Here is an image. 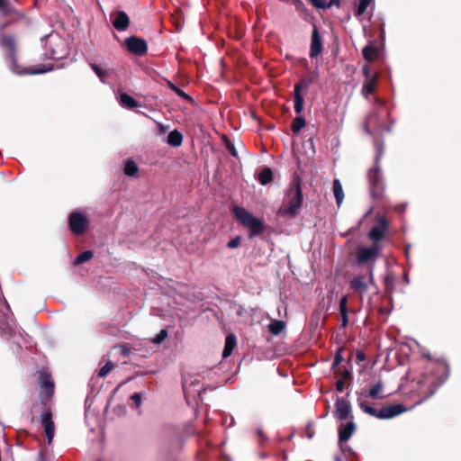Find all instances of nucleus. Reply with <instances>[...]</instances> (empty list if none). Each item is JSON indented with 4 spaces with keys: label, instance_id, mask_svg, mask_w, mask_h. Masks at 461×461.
Wrapping results in <instances>:
<instances>
[{
    "label": "nucleus",
    "instance_id": "1",
    "mask_svg": "<svg viewBox=\"0 0 461 461\" xmlns=\"http://www.w3.org/2000/svg\"><path fill=\"white\" fill-rule=\"evenodd\" d=\"M0 47L3 49L8 50L9 58L12 60V65L10 66V68L14 73H16L18 75H22V74L36 75V74H42L45 72H49L53 69L52 65H43L41 68H38V69H24V70L18 69L16 63H15V41H14V39L13 36H2L0 38Z\"/></svg>",
    "mask_w": 461,
    "mask_h": 461
},
{
    "label": "nucleus",
    "instance_id": "2",
    "mask_svg": "<svg viewBox=\"0 0 461 461\" xmlns=\"http://www.w3.org/2000/svg\"><path fill=\"white\" fill-rule=\"evenodd\" d=\"M376 149L375 156V167L371 169L368 172V177L370 180V192L373 198H379L384 192V183L380 172V168L378 167V161L381 159L383 155V147L378 143L375 144Z\"/></svg>",
    "mask_w": 461,
    "mask_h": 461
},
{
    "label": "nucleus",
    "instance_id": "3",
    "mask_svg": "<svg viewBox=\"0 0 461 461\" xmlns=\"http://www.w3.org/2000/svg\"><path fill=\"white\" fill-rule=\"evenodd\" d=\"M232 212L241 224L249 229L253 236L258 235L264 230L263 222L245 208L234 206L232 208Z\"/></svg>",
    "mask_w": 461,
    "mask_h": 461
},
{
    "label": "nucleus",
    "instance_id": "4",
    "mask_svg": "<svg viewBox=\"0 0 461 461\" xmlns=\"http://www.w3.org/2000/svg\"><path fill=\"white\" fill-rule=\"evenodd\" d=\"M287 206L283 210V214L294 216L298 213L303 203V192L301 186L294 184L285 194Z\"/></svg>",
    "mask_w": 461,
    "mask_h": 461
},
{
    "label": "nucleus",
    "instance_id": "5",
    "mask_svg": "<svg viewBox=\"0 0 461 461\" xmlns=\"http://www.w3.org/2000/svg\"><path fill=\"white\" fill-rule=\"evenodd\" d=\"M370 285H375L374 266L369 268L367 276H356L349 282L350 288L361 295L367 291Z\"/></svg>",
    "mask_w": 461,
    "mask_h": 461
},
{
    "label": "nucleus",
    "instance_id": "6",
    "mask_svg": "<svg viewBox=\"0 0 461 461\" xmlns=\"http://www.w3.org/2000/svg\"><path fill=\"white\" fill-rule=\"evenodd\" d=\"M89 225L88 218L81 212H72L68 216L69 230L76 235H83Z\"/></svg>",
    "mask_w": 461,
    "mask_h": 461
},
{
    "label": "nucleus",
    "instance_id": "7",
    "mask_svg": "<svg viewBox=\"0 0 461 461\" xmlns=\"http://www.w3.org/2000/svg\"><path fill=\"white\" fill-rule=\"evenodd\" d=\"M447 379V376L443 379L438 380L433 374H423L418 379V384L423 393H428L426 398L433 395L438 386L442 384Z\"/></svg>",
    "mask_w": 461,
    "mask_h": 461
},
{
    "label": "nucleus",
    "instance_id": "8",
    "mask_svg": "<svg viewBox=\"0 0 461 461\" xmlns=\"http://www.w3.org/2000/svg\"><path fill=\"white\" fill-rule=\"evenodd\" d=\"M381 251V246L374 243L371 247H358L357 249V261L358 264H366L375 261Z\"/></svg>",
    "mask_w": 461,
    "mask_h": 461
},
{
    "label": "nucleus",
    "instance_id": "9",
    "mask_svg": "<svg viewBox=\"0 0 461 461\" xmlns=\"http://www.w3.org/2000/svg\"><path fill=\"white\" fill-rule=\"evenodd\" d=\"M41 422L44 428V432L50 445L55 434V424L53 421L52 412L50 410H45L41 415Z\"/></svg>",
    "mask_w": 461,
    "mask_h": 461
},
{
    "label": "nucleus",
    "instance_id": "10",
    "mask_svg": "<svg viewBox=\"0 0 461 461\" xmlns=\"http://www.w3.org/2000/svg\"><path fill=\"white\" fill-rule=\"evenodd\" d=\"M39 381L41 389V397L50 399L54 393V383L51 376L47 373L41 372Z\"/></svg>",
    "mask_w": 461,
    "mask_h": 461
},
{
    "label": "nucleus",
    "instance_id": "11",
    "mask_svg": "<svg viewBox=\"0 0 461 461\" xmlns=\"http://www.w3.org/2000/svg\"><path fill=\"white\" fill-rule=\"evenodd\" d=\"M125 44L129 51L136 55H143L148 50L147 42L137 37H129L125 40Z\"/></svg>",
    "mask_w": 461,
    "mask_h": 461
},
{
    "label": "nucleus",
    "instance_id": "12",
    "mask_svg": "<svg viewBox=\"0 0 461 461\" xmlns=\"http://www.w3.org/2000/svg\"><path fill=\"white\" fill-rule=\"evenodd\" d=\"M48 41L50 44H56L57 48L51 50L49 58L53 59H60L68 55V50L64 49V42L58 37L50 35Z\"/></svg>",
    "mask_w": 461,
    "mask_h": 461
},
{
    "label": "nucleus",
    "instance_id": "13",
    "mask_svg": "<svg viewBox=\"0 0 461 461\" xmlns=\"http://www.w3.org/2000/svg\"><path fill=\"white\" fill-rule=\"evenodd\" d=\"M407 409L403 407L402 404H393V405H388L384 406L379 410V415L378 419L381 420H387L394 418L404 411H406Z\"/></svg>",
    "mask_w": 461,
    "mask_h": 461
},
{
    "label": "nucleus",
    "instance_id": "14",
    "mask_svg": "<svg viewBox=\"0 0 461 461\" xmlns=\"http://www.w3.org/2000/svg\"><path fill=\"white\" fill-rule=\"evenodd\" d=\"M322 41L320 36L319 30L316 25L313 26L312 40H311V47H310V57L316 58L322 52Z\"/></svg>",
    "mask_w": 461,
    "mask_h": 461
},
{
    "label": "nucleus",
    "instance_id": "15",
    "mask_svg": "<svg viewBox=\"0 0 461 461\" xmlns=\"http://www.w3.org/2000/svg\"><path fill=\"white\" fill-rule=\"evenodd\" d=\"M386 228H387V221H386L385 218L379 217L377 220V224L370 230V231L368 233V237L375 243H377L378 241H380L383 239L384 233L386 230Z\"/></svg>",
    "mask_w": 461,
    "mask_h": 461
},
{
    "label": "nucleus",
    "instance_id": "16",
    "mask_svg": "<svg viewBox=\"0 0 461 461\" xmlns=\"http://www.w3.org/2000/svg\"><path fill=\"white\" fill-rule=\"evenodd\" d=\"M351 411L349 402L343 399L338 398L335 403L334 415L339 420H346Z\"/></svg>",
    "mask_w": 461,
    "mask_h": 461
},
{
    "label": "nucleus",
    "instance_id": "17",
    "mask_svg": "<svg viewBox=\"0 0 461 461\" xmlns=\"http://www.w3.org/2000/svg\"><path fill=\"white\" fill-rule=\"evenodd\" d=\"M113 27L120 32L125 31L130 23V19L127 14L123 11H119L114 14V18L112 21Z\"/></svg>",
    "mask_w": 461,
    "mask_h": 461
},
{
    "label": "nucleus",
    "instance_id": "18",
    "mask_svg": "<svg viewBox=\"0 0 461 461\" xmlns=\"http://www.w3.org/2000/svg\"><path fill=\"white\" fill-rule=\"evenodd\" d=\"M356 425L354 421H348L345 425L339 428V443L348 441L355 432Z\"/></svg>",
    "mask_w": 461,
    "mask_h": 461
},
{
    "label": "nucleus",
    "instance_id": "19",
    "mask_svg": "<svg viewBox=\"0 0 461 461\" xmlns=\"http://www.w3.org/2000/svg\"><path fill=\"white\" fill-rule=\"evenodd\" d=\"M378 77V73H375V75L372 76V77L365 79L362 86V94L365 95V97H367L375 91Z\"/></svg>",
    "mask_w": 461,
    "mask_h": 461
},
{
    "label": "nucleus",
    "instance_id": "20",
    "mask_svg": "<svg viewBox=\"0 0 461 461\" xmlns=\"http://www.w3.org/2000/svg\"><path fill=\"white\" fill-rule=\"evenodd\" d=\"M294 111L297 114H300L303 109V97L302 95V86L297 84L294 86Z\"/></svg>",
    "mask_w": 461,
    "mask_h": 461
},
{
    "label": "nucleus",
    "instance_id": "21",
    "mask_svg": "<svg viewBox=\"0 0 461 461\" xmlns=\"http://www.w3.org/2000/svg\"><path fill=\"white\" fill-rule=\"evenodd\" d=\"M236 343H237V341H236L235 335L229 334L226 337L225 345H224V348H223V352H222L223 358H226L231 355V353L236 346Z\"/></svg>",
    "mask_w": 461,
    "mask_h": 461
},
{
    "label": "nucleus",
    "instance_id": "22",
    "mask_svg": "<svg viewBox=\"0 0 461 461\" xmlns=\"http://www.w3.org/2000/svg\"><path fill=\"white\" fill-rule=\"evenodd\" d=\"M369 396L372 399H384L388 396V394L384 393V384L379 381L375 384H374L369 390Z\"/></svg>",
    "mask_w": 461,
    "mask_h": 461
},
{
    "label": "nucleus",
    "instance_id": "23",
    "mask_svg": "<svg viewBox=\"0 0 461 461\" xmlns=\"http://www.w3.org/2000/svg\"><path fill=\"white\" fill-rule=\"evenodd\" d=\"M167 144L172 147H179L183 142V135L177 130L169 132L167 140Z\"/></svg>",
    "mask_w": 461,
    "mask_h": 461
},
{
    "label": "nucleus",
    "instance_id": "24",
    "mask_svg": "<svg viewBox=\"0 0 461 461\" xmlns=\"http://www.w3.org/2000/svg\"><path fill=\"white\" fill-rule=\"evenodd\" d=\"M119 102L122 106L131 109L138 106V102L126 93L120 95Z\"/></svg>",
    "mask_w": 461,
    "mask_h": 461
},
{
    "label": "nucleus",
    "instance_id": "25",
    "mask_svg": "<svg viewBox=\"0 0 461 461\" xmlns=\"http://www.w3.org/2000/svg\"><path fill=\"white\" fill-rule=\"evenodd\" d=\"M333 194L336 198V203L338 206H340L344 199V192L340 181L339 179H335L333 181Z\"/></svg>",
    "mask_w": 461,
    "mask_h": 461
},
{
    "label": "nucleus",
    "instance_id": "26",
    "mask_svg": "<svg viewBox=\"0 0 461 461\" xmlns=\"http://www.w3.org/2000/svg\"><path fill=\"white\" fill-rule=\"evenodd\" d=\"M362 54L367 61H374L378 57V50L375 46L367 45L363 49Z\"/></svg>",
    "mask_w": 461,
    "mask_h": 461
},
{
    "label": "nucleus",
    "instance_id": "27",
    "mask_svg": "<svg viewBox=\"0 0 461 461\" xmlns=\"http://www.w3.org/2000/svg\"><path fill=\"white\" fill-rule=\"evenodd\" d=\"M90 67L94 70V72L96 74V76L99 77L100 81L103 84H105L106 78L110 75L109 70L103 68L102 67L98 66L95 63H91Z\"/></svg>",
    "mask_w": 461,
    "mask_h": 461
},
{
    "label": "nucleus",
    "instance_id": "28",
    "mask_svg": "<svg viewBox=\"0 0 461 461\" xmlns=\"http://www.w3.org/2000/svg\"><path fill=\"white\" fill-rule=\"evenodd\" d=\"M285 328V324L283 321H273L268 325V330L271 334L277 336Z\"/></svg>",
    "mask_w": 461,
    "mask_h": 461
},
{
    "label": "nucleus",
    "instance_id": "29",
    "mask_svg": "<svg viewBox=\"0 0 461 461\" xmlns=\"http://www.w3.org/2000/svg\"><path fill=\"white\" fill-rule=\"evenodd\" d=\"M272 180V170L269 167H265L258 175V181L261 185H265Z\"/></svg>",
    "mask_w": 461,
    "mask_h": 461
},
{
    "label": "nucleus",
    "instance_id": "30",
    "mask_svg": "<svg viewBox=\"0 0 461 461\" xmlns=\"http://www.w3.org/2000/svg\"><path fill=\"white\" fill-rule=\"evenodd\" d=\"M139 167L133 160H127L125 162L124 173L129 176H133L137 174Z\"/></svg>",
    "mask_w": 461,
    "mask_h": 461
},
{
    "label": "nucleus",
    "instance_id": "31",
    "mask_svg": "<svg viewBox=\"0 0 461 461\" xmlns=\"http://www.w3.org/2000/svg\"><path fill=\"white\" fill-rule=\"evenodd\" d=\"M94 257V252L92 250H86L82 253H80L76 260H75V265H80L84 262H86L88 260H90L92 258Z\"/></svg>",
    "mask_w": 461,
    "mask_h": 461
},
{
    "label": "nucleus",
    "instance_id": "32",
    "mask_svg": "<svg viewBox=\"0 0 461 461\" xmlns=\"http://www.w3.org/2000/svg\"><path fill=\"white\" fill-rule=\"evenodd\" d=\"M305 126V120L302 116L294 119L292 130L294 132H299Z\"/></svg>",
    "mask_w": 461,
    "mask_h": 461
},
{
    "label": "nucleus",
    "instance_id": "33",
    "mask_svg": "<svg viewBox=\"0 0 461 461\" xmlns=\"http://www.w3.org/2000/svg\"><path fill=\"white\" fill-rule=\"evenodd\" d=\"M359 407L360 409L365 411L366 413L373 416V417H375L378 419V415H379V411H377L376 409H375L374 407L372 406H369L367 405L366 403L365 402H359Z\"/></svg>",
    "mask_w": 461,
    "mask_h": 461
},
{
    "label": "nucleus",
    "instance_id": "34",
    "mask_svg": "<svg viewBox=\"0 0 461 461\" xmlns=\"http://www.w3.org/2000/svg\"><path fill=\"white\" fill-rule=\"evenodd\" d=\"M0 13L4 16L13 13V7L7 0H0Z\"/></svg>",
    "mask_w": 461,
    "mask_h": 461
},
{
    "label": "nucleus",
    "instance_id": "35",
    "mask_svg": "<svg viewBox=\"0 0 461 461\" xmlns=\"http://www.w3.org/2000/svg\"><path fill=\"white\" fill-rule=\"evenodd\" d=\"M371 1L372 0H359L357 8V16L362 15L366 12V10L368 7V5H370Z\"/></svg>",
    "mask_w": 461,
    "mask_h": 461
},
{
    "label": "nucleus",
    "instance_id": "36",
    "mask_svg": "<svg viewBox=\"0 0 461 461\" xmlns=\"http://www.w3.org/2000/svg\"><path fill=\"white\" fill-rule=\"evenodd\" d=\"M168 86L169 88L174 91L178 96H180L181 98L185 99V100H191V97L186 94L185 93L183 90H181L180 88H178L176 86H175L174 84H172L171 82L168 83Z\"/></svg>",
    "mask_w": 461,
    "mask_h": 461
},
{
    "label": "nucleus",
    "instance_id": "37",
    "mask_svg": "<svg viewBox=\"0 0 461 461\" xmlns=\"http://www.w3.org/2000/svg\"><path fill=\"white\" fill-rule=\"evenodd\" d=\"M114 365L113 362L108 361L100 370L98 373L99 377H104L106 376L113 368Z\"/></svg>",
    "mask_w": 461,
    "mask_h": 461
},
{
    "label": "nucleus",
    "instance_id": "38",
    "mask_svg": "<svg viewBox=\"0 0 461 461\" xmlns=\"http://www.w3.org/2000/svg\"><path fill=\"white\" fill-rule=\"evenodd\" d=\"M167 337V330H161L158 334L154 338L153 342L157 345H159L161 342H163Z\"/></svg>",
    "mask_w": 461,
    "mask_h": 461
},
{
    "label": "nucleus",
    "instance_id": "39",
    "mask_svg": "<svg viewBox=\"0 0 461 461\" xmlns=\"http://www.w3.org/2000/svg\"><path fill=\"white\" fill-rule=\"evenodd\" d=\"M240 237H235L228 242L227 246L229 249H235L240 246Z\"/></svg>",
    "mask_w": 461,
    "mask_h": 461
},
{
    "label": "nucleus",
    "instance_id": "40",
    "mask_svg": "<svg viewBox=\"0 0 461 461\" xmlns=\"http://www.w3.org/2000/svg\"><path fill=\"white\" fill-rule=\"evenodd\" d=\"M347 303H348V298H347V296L344 295L339 300L340 312H348Z\"/></svg>",
    "mask_w": 461,
    "mask_h": 461
},
{
    "label": "nucleus",
    "instance_id": "41",
    "mask_svg": "<svg viewBox=\"0 0 461 461\" xmlns=\"http://www.w3.org/2000/svg\"><path fill=\"white\" fill-rule=\"evenodd\" d=\"M317 8H326L327 4L325 0H309Z\"/></svg>",
    "mask_w": 461,
    "mask_h": 461
},
{
    "label": "nucleus",
    "instance_id": "42",
    "mask_svg": "<svg viewBox=\"0 0 461 461\" xmlns=\"http://www.w3.org/2000/svg\"><path fill=\"white\" fill-rule=\"evenodd\" d=\"M119 348H120V353L124 357H128L131 353V348L128 345H125V344L121 345L119 347Z\"/></svg>",
    "mask_w": 461,
    "mask_h": 461
},
{
    "label": "nucleus",
    "instance_id": "43",
    "mask_svg": "<svg viewBox=\"0 0 461 461\" xmlns=\"http://www.w3.org/2000/svg\"><path fill=\"white\" fill-rule=\"evenodd\" d=\"M131 399L134 402L135 405L139 407L141 404V395L139 393H135L131 396Z\"/></svg>",
    "mask_w": 461,
    "mask_h": 461
},
{
    "label": "nucleus",
    "instance_id": "44",
    "mask_svg": "<svg viewBox=\"0 0 461 461\" xmlns=\"http://www.w3.org/2000/svg\"><path fill=\"white\" fill-rule=\"evenodd\" d=\"M342 355L340 352H338L336 355H335V357H334V360H333V363H332V366L333 367H336L337 366H339L341 362H342Z\"/></svg>",
    "mask_w": 461,
    "mask_h": 461
},
{
    "label": "nucleus",
    "instance_id": "45",
    "mask_svg": "<svg viewBox=\"0 0 461 461\" xmlns=\"http://www.w3.org/2000/svg\"><path fill=\"white\" fill-rule=\"evenodd\" d=\"M342 326L346 327L348 322V312H340Z\"/></svg>",
    "mask_w": 461,
    "mask_h": 461
},
{
    "label": "nucleus",
    "instance_id": "46",
    "mask_svg": "<svg viewBox=\"0 0 461 461\" xmlns=\"http://www.w3.org/2000/svg\"><path fill=\"white\" fill-rule=\"evenodd\" d=\"M363 75L365 77V79H367L368 77H372L373 75L370 73V67L368 65H365L363 67Z\"/></svg>",
    "mask_w": 461,
    "mask_h": 461
},
{
    "label": "nucleus",
    "instance_id": "47",
    "mask_svg": "<svg viewBox=\"0 0 461 461\" xmlns=\"http://www.w3.org/2000/svg\"><path fill=\"white\" fill-rule=\"evenodd\" d=\"M158 129L159 133L164 134L165 132H167L168 131L169 127L167 125H164L163 123H158Z\"/></svg>",
    "mask_w": 461,
    "mask_h": 461
},
{
    "label": "nucleus",
    "instance_id": "48",
    "mask_svg": "<svg viewBox=\"0 0 461 461\" xmlns=\"http://www.w3.org/2000/svg\"><path fill=\"white\" fill-rule=\"evenodd\" d=\"M337 390H338L339 392H342V391L344 390V383H343V381L339 380V381L337 382Z\"/></svg>",
    "mask_w": 461,
    "mask_h": 461
},
{
    "label": "nucleus",
    "instance_id": "49",
    "mask_svg": "<svg viewBox=\"0 0 461 461\" xmlns=\"http://www.w3.org/2000/svg\"><path fill=\"white\" fill-rule=\"evenodd\" d=\"M357 360H358V361H364V360H365V355H364V353H363V352H361V351H358V352L357 353Z\"/></svg>",
    "mask_w": 461,
    "mask_h": 461
},
{
    "label": "nucleus",
    "instance_id": "50",
    "mask_svg": "<svg viewBox=\"0 0 461 461\" xmlns=\"http://www.w3.org/2000/svg\"><path fill=\"white\" fill-rule=\"evenodd\" d=\"M306 436L308 438H312L313 437V431L310 427L306 429Z\"/></svg>",
    "mask_w": 461,
    "mask_h": 461
},
{
    "label": "nucleus",
    "instance_id": "51",
    "mask_svg": "<svg viewBox=\"0 0 461 461\" xmlns=\"http://www.w3.org/2000/svg\"><path fill=\"white\" fill-rule=\"evenodd\" d=\"M339 0H330V4L327 5V7H330L332 5H339Z\"/></svg>",
    "mask_w": 461,
    "mask_h": 461
},
{
    "label": "nucleus",
    "instance_id": "52",
    "mask_svg": "<svg viewBox=\"0 0 461 461\" xmlns=\"http://www.w3.org/2000/svg\"><path fill=\"white\" fill-rule=\"evenodd\" d=\"M404 208H405V205H399V206H397V207H396V210H398V211H403V210H404Z\"/></svg>",
    "mask_w": 461,
    "mask_h": 461
},
{
    "label": "nucleus",
    "instance_id": "53",
    "mask_svg": "<svg viewBox=\"0 0 461 461\" xmlns=\"http://www.w3.org/2000/svg\"><path fill=\"white\" fill-rule=\"evenodd\" d=\"M411 246L410 245H407L406 246V249H405V253H406V256L408 257V254H409V249H410Z\"/></svg>",
    "mask_w": 461,
    "mask_h": 461
},
{
    "label": "nucleus",
    "instance_id": "54",
    "mask_svg": "<svg viewBox=\"0 0 461 461\" xmlns=\"http://www.w3.org/2000/svg\"><path fill=\"white\" fill-rule=\"evenodd\" d=\"M336 461H342L340 457L337 456Z\"/></svg>",
    "mask_w": 461,
    "mask_h": 461
},
{
    "label": "nucleus",
    "instance_id": "55",
    "mask_svg": "<svg viewBox=\"0 0 461 461\" xmlns=\"http://www.w3.org/2000/svg\"><path fill=\"white\" fill-rule=\"evenodd\" d=\"M372 117H369L367 120V123H370Z\"/></svg>",
    "mask_w": 461,
    "mask_h": 461
},
{
    "label": "nucleus",
    "instance_id": "56",
    "mask_svg": "<svg viewBox=\"0 0 461 461\" xmlns=\"http://www.w3.org/2000/svg\"><path fill=\"white\" fill-rule=\"evenodd\" d=\"M120 409H121L122 411H125V408H124V407H120Z\"/></svg>",
    "mask_w": 461,
    "mask_h": 461
},
{
    "label": "nucleus",
    "instance_id": "57",
    "mask_svg": "<svg viewBox=\"0 0 461 461\" xmlns=\"http://www.w3.org/2000/svg\"><path fill=\"white\" fill-rule=\"evenodd\" d=\"M404 280H406V282H409L407 276L404 277Z\"/></svg>",
    "mask_w": 461,
    "mask_h": 461
}]
</instances>
